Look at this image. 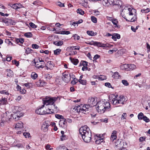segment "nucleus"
<instances>
[{
  "label": "nucleus",
  "instance_id": "obj_10",
  "mask_svg": "<svg viewBox=\"0 0 150 150\" xmlns=\"http://www.w3.org/2000/svg\"><path fill=\"white\" fill-rule=\"evenodd\" d=\"M38 60L39 61V63L40 62H41V65L38 66L39 65V64H38L39 62H35L34 63L35 65H36V67L39 69L40 68H43L44 67L43 66L45 65V62H44V61L42 60V59L41 58H38Z\"/></svg>",
  "mask_w": 150,
  "mask_h": 150
},
{
  "label": "nucleus",
  "instance_id": "obj_54",
  "mask_svg": "<svg viewBox=\"0 0 150 150\" xmlns=\"http://www.w3.org/2000/svg\"><path fill=\"white\" fill-rule=\"evenodd\" d=\"M23 135L26 138H29L30 136V133L28 132H24L23 133Z\"/></svg>",
  "mask_w": 150,
  "mask_h": 150
},
{
  "label": "nucleus",
  "instance_id": "obj_39",
  "mask_svg": "<svg viewBox=\"0 0 150 150\" xmlns=\"http://www.w3.org/2000/svg\"><path fill=\"white\" fill-rule=\"evenodd\" d=\"M77 12L78 13H79L81 15H83L84 13V11L80 8H78L77 9Z\"/></svg>",
  "mask_w": 150,
  "mask_h": 150
},
{
  "label": "nucleus",
  "instance_id": "obj_8",
  "mask_svg": "<svg viewBox=\"0 0 150 150\" xmlns=\"http://www.w3.org/2000/svg\"><path fill=\"white\" fill-rule=\"evenodd\" d=\"M62 74L63 76L62 78L65 82L68 83L70 81L71 77L70 74L65 72L63 73Z\"/></svg>",
  "mask_w": 150,
  "mask_h": 150
},
{
  "label": "nucleus",
  "instance_id": "obj_49",
  "mask_svg": "<svg viewBox=\"0 0 150 150\" xmlns=\"http://www.w3.org/2000/svg\"><path fill=\"white\" fill-rule=\"evenodd\" d=\"M122 83L125 86H127L129 85V83L126 80H123L122 81Z\"/></svg>",
  "mask_w": 150,
  "mask_h": 150
},
{
  "label": "nucleus",
  "instance_id": "obj_20",
  "mask_svg": "<svg viewBox=\"0 0 150 150\" xmlns=\"http://www.w3.org/2000/svg\"><path fill=\"white\" fill-rule=\"evenodd\" d=\"M122 5V2L120 0H118L114 1L113 6H117L118 8H120L121 7Z\"/></svg>",
  "mask_w": 150,
  "mask_h": 150
},
{
  "label": "nucleus",
  "instance_id": "obj_56",
  "mask_svg": "<svg viewBox=\"0 0 150 150\" xmlns=\"http://www.w3.org/2000/svg\"><path fill=\"white\" fill-rule=\"evenodd\" d=\"M89 107H91L90 106H89V105L88 103V104L84 105L83 106V108H84L85 110H86V111L88 110V109Z\"/></svg>",
  "mask_w": 150,
  "mask_h": 150
},
{
  "label": "nucleus",
  "instance_id": "obj_44",
  "mask_svg": "<svg viewBox=\"0 0 150 150\" xmlns=\"http://www.w3.org/2000/svg\"><path fill=\"white\" fill-rule=\"evenodd\" d=\"M67 148L64 146H59L57 147L56 150H66Z\"/></svg>",
  "mask_w": 150,
  "mask_h": 150
},
{
  "label": "nucleus",
  "instance_id": "obj_3",
  "mask_svg": "<svg viewBox=\"0 0 150 150\" xmlns=\"http://www.w3.org/2000/svg\"><path fill=\"white\" fill-rule=\"evenodd\" d=\"M57 98L56 97L50 98L46 97L45 98L42 99L43 104L39 109H37L35 111L36 113L39 115H44L45 112V110H42L45 106V105H52L55 101L57 100Z\"/></svg>",
  "mask_w": 150,
  "mask_h": 150
},
{
  "label": "nucleus",
  "instance_id": "obj_16",
  "mask_svg": "<svg viewBox=\"0 0 150 150\" xmlns=\"http://www.w3.org/2000/svg\"><path fill=\"white\" fill-rule=\"evenodd\" d=\"M124 143L121 139H118L115 143V145L118 149H120L121 148L123 147V144Z\"/></svg>",
  "mask_w": 150,
  "mask_h": 150
},
{
  "label": "nucleus",
  "instance_id": "obj_21",
  "mask_svg": "<svg viewBox=\"0 0 150 150\" xmlns=\"http://www.w3.org/2000/svg\"><path fill=\"white\" fill-rule=\"evenodd\" d=\"M11 6L13 9H16L22 7V5L21 4H13L12 6Z\"/></svg>",
  "mask_w": 150,
  "mask_h": 150
},
{
  "label": "nucleus",
  "instance_id": "obj_18",
  "mask_svg": "<svg viewBox=\"0 0 150 150\" xmlns=\"http://www.w3.org/2000/svg\"><path fill=\"white\" fill-rule=\"evenodd\" d=\"M118 102L119 104H121L123 105L124 104V102L125 101V98L123 96H120L118 97Z\"/></svg>",
  "mask_w": 150,
  "mask_h": 150
},
{
  "label": "nucleus",
  "instance_id": "obj_1",
  "mask_svg": "<svg viewBox=\"0 0 150 150\" xmlns=\"http://www.w3.org/2000/svg\"><path fill=\"white\" fill-rule=\"evenodd\" d=\"M136 13V10L135 9L125 7L123 9L120 14L126 21L133 22L136 21L137 18Z\"/></svg>",
  "mask_w": 150,
  "mask_h": 150
},
{
  "label": "nucleus",
  "instance_id": "obj_19",
  "mask_svg": "<svg viewBox=\"0 0 150 150\" xmlns=\"http://www.w3.org/2000/svg\"><path fill=\"white\" fill-rule=\"evenodd\" d=\"M117 133V131L115 130H114L112 132V134L111 136L110 139L112 141H114L117 138L116 134Z\"/></svg>",
  "mask_w": 150,
  "mask_h": 150
},
{
  "label": "nucleus",
  "instance_id": "obj_28",
  "mask_svg": "<svg viewBox=\"0 0 150 150\" xmlns=\"http://www.w3.org/2000/svg\"><path fill=\"white\" fill-rule=\"evenodd\" d=\"M63 42L61 40L59 41H55L54 42V44L56 45L61 46L62 45Z\"/></svg>",
  "mask_w": 150,
  "mask_h": 150
},
{
  "label": "nucleus",
  "instance_id": "obj_6",
  "mask_svg": "<svg viewBox=\"0 0 150 150\" xmlns=\"http://www.w3.org/2000/svg\"><path fill=\"white\" fill-rule=\"evenodd\" d=\"M51 124L48 121H46L43 122L41 127V129L44 132H47L49 129V127Z\"/></svg>",
  "mask_w": 150,
  "mask_h": 150
},
{
  "label": "nucleus",
  "instance_id": "obj_33",
  "mask_svg": "<svg viewBox=\"0 0 150 150\" xmlns=\"http://www.w3.org/2000/svg\"><path fill=\"white\" fill-rule=\"evenodd\" d=\"M7 102L6 99L5 98H2L0 100V103L2 105H4Z\"/></svg>",
  "mask_w": 150,
  "mask_h": 150
},
{
  "label": "nucleus",
  "instance_id": "obj_29",
  "mask_svg": "<svg viewBox=\"0 0 150 150\" xmlns=\"http://www.w3.org/2000/svg\"><path fill=\"white\" fill-rule=\"evenodd\" d=\"M80 48V47L79 46H71L68 47V48H69L71 50H79Z\"/></svg>",
  "mask_w": 150,
  "mask_h": 150
},
{
  "label": "nucleus",
  "instance_id": "obj_7",
  "mask_svg": "<svg viewBox=\"0 0 150 150\" xmlns=\"http://www.w3.org/2000/svg\"><path fill=\"white\" fill-rule=\"evenodd\" d=\"M88 103L91 107H94L95 106L96 107L98 106L97 103H96L95 98L92 97L89 98Z\"/></svg>",
  "mask_w": 150,
  "mask_h": 150
},
{
  "label": "nucleus",
  "instance_id": "obj_2",
  "mask_svg": "<svg viewBox=\"0 0 150 150\" xmlns=\"http://www.w3.org/2000/svg\"><path fill=\"white\" fill-rule=\"evenodd\" d=\"M79 132L85 142L88 143L90 142L91 139V133L87 126L85 125L81 127L79 129Z\"/></svg>",
  "mask_w": 150,
  "mask_h": 150
},
{
  "label": "nucleus",
  "instance_id": "obj_41",
  "mask_svg": "<svg viewBox=\"0 0 150 150\" xmlns=\"http://www.w3.org/2000/svg\"><path fill=\"white\" fill-rule=\"evenodd\" d=\"M87 66L88 65V62L85 61H81L80 63V66Z\"/></svg>",
  "mask_w": 150,
  "mask_h": 150
},
{
  "label": "nucleus",
  "instance_id": "obj_52",
  "mask_svg": "<svg viewBox=\"0 0 150 150\" xmlns=\"http://www.w3.org/2000/svg\"><path fill=\"white\" fill-rule=\"evenodd\" d=\"M150 11V9L149 8H147L146 9H142L141 11L142 13H147Z\"/></svg>",
  "mask_w": 150,
  "mask_h": 150
},
{
  "label": "nucleus",
  "instance_id": "obj_13",
  "mask_svg": "<svg viewBox=\"0 0 150 150\" xmlns=\"http://www.w3.org/2000/svg\"><path fill=\"white\" fill-rule=\"evenodd\" d=\"M111 103L115 105H117L118 104V97L112 95V98L110 99Z\"/></svg>",
  "mask_w": 150,
  "mask_h": 150
},
{
  "label": "nucleus",
  "instance_id": "obj_17",
  "mask_svg": "<svg viewBox=\"0 0 150 150\" xmlns=\"http://www.w3.org/2000/svg\"><path fill=\"white\" fill-rule=\"evenodd\" d=\"M74 109H75L77 112H82L85 113L86 112V110L84 108H81L79 105L75 107Z\"/></svg>",
  "mask_w": 150,
  "mask_h": 150
},
{
  "label": "nucleus",
  "instance_id": "obj_60",
  "mask_svg": "<svg viewBox=\"0 0 150 150\" xmlns=\"http://www.w3.org/2000/svg\"><path fill=\"white\" fill-rule=\"evenodd\" d=\"M48 66H49V69H50L51 68H52V62L51 61H48L47 63V64H46Z\"/></svg>",
  "mask_w": 150,
  "mask_h": 150
},
{
  "label": "nucleus",
  "instance_id": "obj_27",
  "mask_svg": "<svg viewBox=\"0 0 150 150\" xmlns=\"http://www.w3.org/2000/svg\"><path fill=\"white\" fill-rule=\"evenodd\" d=\"M57 34H61L62 35H68L70 33L69 31H61L58 32L57 33Z\"/></svg>",
  "mask_w": 150,
  "mask_h": 150
},
{
  "label": "nucleus",
  "instance_id": "obj_4",
  "mask_svg": "<svg viewBox=\"0 0 150 150\" xmlns=\"http://www.w3.org/2000/svg\"><path fill=\"white\" fill-rule=\"evenodd\" d=\"M98 106L96 107V109L98 112L102 113H104L105 111L110 110V104L106 101H100L97 103Z\"/></svg>",
  "mask_w": 150,
  "mask_h": 150
},
{
  "label": "nucleus",
  "instance_id": "obj_12",
  "mask_svg": "<svg viewBox=\"0 0 150 150\" xmlns=\"http://www.w3.org/2000/svg\"><path fill=\"white\" fill-rule=\"evenodd\" d=\"M88 44L90 45H94V46H97L98 47H101L104 46V44L101 43L100 42H94L92 41L89 43H87Z\"/></svg>",
  "mask_w": 150,
  "mask_h": 150
},
{
  "label": "nucleus",
  "instance_id": "obj_15",
  "mask_svg": "<svg viewBox=\"0 0 150 150\" xmlns=\"http://www.w3.org/2000/svg\"><path fill=\"white\" fill-rule=\"evenodd\" d=\"M11 117H13V119H15L16 120H17L19 118L23 115L22 113H14L13 114H11Z\"/></svg>",
  "mask_w": 150,
  "mask_h": 150
},
{
  "label": "nucleus",
  "instance_id": "obj_9",
  "mask_svg": "<svg viewBox=\"0 0 150 150\" xmlns=\"http://www.w3.org/2000/svg\"><path fill=\"white\" fill-rule=\"evenodd\" d=\"M2 21L4 23L7 25H13L14 22L11 19H8L6 18H2Z\"/></svg>",
  "mask_w": 150,
  "mask_h": 150
},
{
  "label": "nucleus",
  "instance_id": "obj_57",
  "mask_svg": "<svg viewBox=\"0 0 150 150\" xmlns=\"http://www.w3.org/2000/svg\"><path fill=\"white\" fill-rule=\"evenodd\" d=\"M29 25L32 28H35L37 27V26L32 22L30 23H29Z\"/></svg>",
  "mask_w": 150,
  "mask_h": 150
},
{
  "label": "nucleus",
  "instance_id": "obj_63",
  "mask_svg": "<svg viewBox=\"0 0 150 150\" xmlns=\"http://www.w3.org/2000/svg\"><path fill=\"white\" fill-rule=\"evenodd\" d=\"M127 116V114L126 113L124 112L123 113L121 117V119L123 120L126 119Z\"/></svg>",
  "mask_w": 150,
  "mask_h": 150
},
{
  "label": "nucleus",
  "instance_id": "obj_31",
  "mask_svg": "<svg viewBox=\"0 0 150 150\" xmlns=\"http://www.w3.org/2000/svg\"><path fill=\"white\" fill-rule=\"evenodd\" d=\"M16 41L17 43L20 42L22 44L24 42V39L23 38H17L16 39Z\"/></svg>",
  "mask_w": 150,
  "mask_h": 150
},
{
  "label": "nucleus",
  "instance_id": "obj_58",
  "mask_svg": "<svg viewBox=\"0 0 150 150\" xmlns=\"http://www.w3.org/2000/svg\"><path fill=\"white\" fill-rule=\"evenodd\" d=\"M142 120L147 122H148L149 121V119L146 116L144 115Z\"/></svg>",
  "mask_w": 150,
  "mask_h": 150
},
{
  "label": "nucleus",
  "instance_id": "obj_61",
  "mask_svg": "<svg viewBox=\"0 0 150 150\" xmlns=\"http://www.w3.org/2000/svg\"><path fill=\"white\" fill-rule=\"evenodd\" d=\"M53 107L54 108V109L52 110V111L53 110V112L54 113V112L57 113V112L58 111V109H57V107L56 106H55V105H53Z\"/></svg>",
  "mask_w": 150,
  "mask_h": 150
},
{
  "label": "nucleus",
  "instance_id": "obj_36",
  "mask_svg": "<svg viewBox=\"0 0 150 150\" xmlns=\"http://www.w3.org/2000/svg\"><path fill=\"white\" fill-rule=\"evenodd\" d=\"M113 76L114 78L115 79H118L119 77H120V75H119V73L117 72L114 73Z\"/></svg>",
  "mask_w": 150,
  "mask_h": 150
},
{
  "label": "nucleus",
  "instance_id": "obj_37",
  "mask_svg": "<svg viewBox=\"0 0 150 150\" xmlns=\"http://www.w3.org/2000/svg\"><path fill=\"white\" fill-rule=\"evenodd\" d=\"M61 50L60 49H57L54 51V54L55 55L59 54L61 52Z\"/></svg>",
  "mask_w": 150,
  "mask_h": 150
},
{
  "label": "nucleus",
  "instance_id": "obj_35",
  "mask_svg": "<svg viewBox=\"0 0 150 150\" xmlns=\"http://www.w3.org/2000/svg\"><path fill=\"white\" fill-rule=\"evenodd\" d=\"M0 93L7 95H9V93L8 92V91L6 90H3L0 91Z\"/></svg>",
  "mask_w": 150,
  "mask_h": 150
},
{
  "label": "nucleus",
  "instance_id": "obj_55",
  "mask_svg": "<svg viewBox=\"0 0 150 150\" xmlns=\"http://www.w3.org/2000/svg\"><path fill=\"white\" fill-rule=\"evenodd\" d=\"M78 81L77 79L74 78V80L72 81H71V83L73 85H74L76 84Z\"/></svg>",
  "mask_w": 150,
  "mask_h": 150
},
{
  "label": "nucleus",
  "instance_id": "obj_47",
  "mask_svg": "<svg viewBox=\"0 0 150 150\" xmlns=\"http://www.w3.org/2000/svg\"><path fill=\"white\" fill-rule=\"evenodd\" d=\"M100 56L98 54L95 55L94 57L93 58V61L94 62H96V59H98L100 58Z\"/></svg>",
  "mask_w": 150,
  "mask_h": 150
},
{
  "label": "nucleus",
  "instance_id": "obj_23",
  "mask_svg": "<svg viewBox=\"0 0 150 150\" xmlns=\"http://www.w3.org/2000/svg\"><path fill=\"white\" fill-rule=\"evenodd\" d=\"M128 64H125L120 66V69L122 70H126L128 71L129 68Z\"/></svg>",
  "mask_w": 150,
  "mask_h": 150
},
{
  "label": "nucleus",
  "instance_id": "obj_5",
  "mask_svg": "<svg viewBox=\"0 0 150 150\" xmlns=\"http://www.w3.org/2000/svg\"><path fill=\"white\" fill-rule=\"evenodd\" d=\"M11 113L6 112L4 113L2 116L1 119V126H3L4 124L6 123L9 122L11 118Z\"/></svg>",
  "mask_w": 150,
  "mask_h": 150
},
{
  "label": "nucleus",
  "instance_id": "obj_24",
  "mask_svg": "<svg viewBox=\"0 0 150 150\" xmlns=\"http://www.w3.org/2000/svg\"><path fill=\"white\" fill-rule=\"evenodd\" d=\"M128 71L133 70L136 68V66L133 64H128Z\"/></svg>",
  "mask_w": 150,
  "mask_h": 150
},
{
  "label": "nucleus",
  "instance_id": "obj_40",
  "mask_svg": "<svg viewBox=\"0 0 150 150\" xmlns=\"http://www.w3.org/2000/svg\"><path fill=\"white\" fill-rule=\"evenodd\" d=\"M45 114H50L51 113H54L52 110L51 111V109L48 108V109L46 110V111H45Z\"/></svg>",
  "mask_w": 150,
  "mask_h": 150
},
{
  "label": "nucleus",
  "instance_id": "obj_51",
  "mask_svg": "<svg viewBox=\"0 0 150 150\" xmlns=\"http://www.w3.org/2000/svg\"><path fill=\"white\" fill-rule=\"evenodd\" d=\"M78 81L82 85H85L86 83V80H81Z\"/></svg>",
  "mask_w": 150,
  "mask_h": 150
},
{
  "label": "nucleus",
  "instance_id": "obj_46",
  "mask_svg": "<svg viewBox=\"0 0 150 150\" xmlns=\"http://www.w3.org/2000/svg\"><path fill=\"white\" fill-rule=\"evenodd\" d=\"M55 117L56 118L59 119H62L64 118V117L63 116L59 114L55 115Z\"/></svg>",
  "mask_w": 150,
  "mask_h": 150
},
{
  "label": "nucleus",
  "instance_id": "obj_64",
  "mask_svg": "<svg viewBox=\"0 0 150 150\" xmlns=\"http://www.w3.org/2000/svg\"><path fill=\"white\" fill-rule=\"evenodd\" d=\"M146 137H142L139 138V141L140 142H142L145 141Z\"/></svg>",
  "mask_w": 150,
  "mask_h": 150
},
{
  "label": "nucleus",
  "instance_id": "obj_14",
  "mask_svg": "<svg viewBox=\"0 0 150 150\" xmlns=\"http://www.w3.org/2000/svg\"><path fill=\"white\" fill-rule=\"evenodd\" d=\"M114 1V0H103L102 3L103 5L109 6L110 5L113 6Z\"/></svg>",
  "mask_w": 150,
  "mask_h": 150
},
{
  "label": "nucleus",
  "instance_id": "obj_48",
  "mask_svg": "<svg viewBox=\"0 0 150 150\" xmlns=\"http://www.w3.org/2000/svg\"><path fill=\"white\" fill-rule=\"evenodd\" d=\"M56 4L57 5L59 6L60 7H64V4L58 1L57 2Z\"/></svg>",
  "mask_w": 150,
  "mask_h": 150
},
{
  "label": "nucleus",
  "instance_id": "obj_59",
  "mask_svg": "<svg viewBox=\"0 0 150 150\" xmlns=\"http://www.w3.org/2000/svg\"><path fill=\"white\" fill-rule=\"evenodd\" d=\"M106 79V76L104 75H101L99 77V80H103Z\"/></svg>",
  "mask_w": 150,
  "mask_h": 150
},
{
  "label": "nucleus",
  "instance_id": "obj_53",
  "mask_svg": "<svg viewBox=\"0 0 150 150\" xmlns=\"http://www.w3.org/2000/svg\"><path fill=\"white\" fill-rule=\"evenodd\" d=\"M5 42L8 44L9 45H11L12 46H14L13 44L10 40L9 39H6L5 40Z\"/></svg>",
  "mask_w": 150,
  "mask_h": 150
},
{
  "label": "nucleus",
  "instance_id": "obj_38",
  "mask_svg": "<svg viewBox=\"0 0 150 150\" xmlns=\"http://www.w3.org/2000/svg\"><path fill=\"white\" fill-rule=\"evenodd\" d=\"M56 81L57 83L59 84H61L62 83V81L61 80V78L60 77L57 78L56 79Z\"/></svg>",
  "mask_w": 150,
  "mask_h": 150
},
{
  "label": "nucleus",
  "instance_id": "obj_43",
  "mask_svg": "<svg viewBox=\"0 0 150 150\" xmlns=\"http://www.w3.org/2000/svg\"><path fill=\"white\" fill-rule=\"evenodd\" d=\"M91 21L94 23H96L97 22V18L94 16H91Z\"/></svg>",
  "mask_w": 150,
  "mask_h": 150
},
{
  "label": "nucleus",
  "instance_id": "obj_42",
  "mask_svg": "<svg viewBox=\"0 0 150 150\" xmlns=\"http://www.w3.org/2000/svg\"><path fill=\"white\" fill-rule=\"evenodd\" d=\"M52 77V76L49 74H47L45 75V78L47 80H50Z\"/></svg>",
  "mask_w": 150,
  "mask_h": 150
},
{
  "label": "nucleus",
  "instance_id": "obj_25",
  "mask_svg": "<svg viewBox=\"0 0 150 150\" xmlns=\"http://www.w3.org/2000/svg\"><path fill=\"white\" fill-rule=\"evenodd\" d=\"M70 59L71 61L75 65H76L79 62V60L77 59H72L71 57H70Z\"/></svg>",
  "mask_w": 150,
  "mask_h": 150
},
{
  "label": "nucleus",
  "instance_id": "obj_26",
  "mask_svg": "<svg viewBox=\"0 0 150 150\" xmlns=\"http://www.w3.org/2000/svg\"><path fill=\"white\" fill-rule=\"evenodd\" d=\"M23 123L21 122L17 123L15 126L16 128H21L23 127Z\"/></svg>",
  "mask_w": 150,
  "mask_h": 150
},
{
  "label": "nucleus",
  "instance_id": "obj_34",
  "mask_svg": "<svg viewBox=\"0 0 150 150\" xmlns=\"http://www.w3.org/2000/svg\"><path fill=\"white\" fill-rule=\"evenodd\" d=\"M144 115L143 113L141 112L139 113L138 115V118L139 120H142Z\"/></svg>",
  "mask_w": 150,
  "mask_h": 150
},
{
  "label": "nucleus",
  "instance_id": "obj_32",
  "mask_svg": "<svg viewBox=\"0 0 150 150\" xmlns=\"http://www.w3.org/2000/svg\"><path fill=\"white\" fill-rule=\"evenodd\" d=\"M24 35L27 38H30L32 37L33 35L31 32H28L25 33Z\"/></svg>",
  "mask_w": 150,
  "mask_h": 150
},
{
  "label": "nucleus",
  "instance_id": "obj_30",
  "mask_svg": "<svg viewBox=\"0 0 150 150\" xmlns=\"http://www.w3.org/2000/svg\"><path fill=\"white\" fill-rule=\"evenodd\" d=\"M31 78L33 79H35L38 77V74L35 72L32 73L31 75Z\"/></svg>",
  "mask_w": 150,
  "mask_h": 150
},
{
  "label": "nucleus",
  "instance_id": "obj_45",
  "mask_svg": "<svg viewBox=\"0 0 150 150\" xmlns=\"http://www.w3.org/2000/svg\"><path fill=\"white\" fill-rule=\"evenodd\" d=\"M8 73L7 74V76L9 77H12L13 75V72L11 70L9 69L8 71Z\"/></svg>",
  "mask_w": 150,
  "mask_h": 150
},
{
  "label": "nucleus",
  "instance_id": "obj_11",
  "mask_svg": "<svg viewBox=\"0 0 150 150\" xmlns=\"http://www.w3.org/2000/svg\"><path fill=\"white\" fill-rule=\"evenodd\" d=\"M66 120V119L64 118L60 120L59 125L61 127L65 128L67 127V123Z\"/></svg>",
  "mask_w": 150,
  "mask_h": 150
},
{
  "label": "nucleus",
  "instance_id": "obj_50",
  "mask_svg": "<svg viewBox=\"0 0 150 150\" xmlns=\"http://www.w3.org/2000/svg\"><path fill=\"white\" fill-rule=\"evenodd\" d=\"M87 33L88 35L91 36H93L94 35V33L92 31H87Z\"/></svg>",
  "mask_w": 150,
  "mask_h": 150
},
{
  "label": "nucleus",
  "instance_id": "obj_22",
  "mask_svg": "<svg viewBox=\"0 0 150 150\" xmlns=\"http://www.w3.org/2000/svg\"><path fill=\"white\" fill-rule=\"evenodd\" d=\"M20 108H19L18 106H14L12 109V112L13 113H21L19 111L20 110Z\"/></svg>",
  "mask_w": 150,
  "mask_h": 150
},
{
  "label": "nucleus",
  "instance_id": "obj_62",
  "mask_svg": "<svg viewBox=\"0 0 150 150\" xmlns=\"http://www.w3.org/2000/svg\"><path fill=\"white\" fill-rule=\"evenodd\" d=\"M73 37L74 38L75 40H79L80 38V37L76 34L73 35Z\"/></svg>",
  "mask_w": 150,
  "mask_h": 150
}]
</instances>
